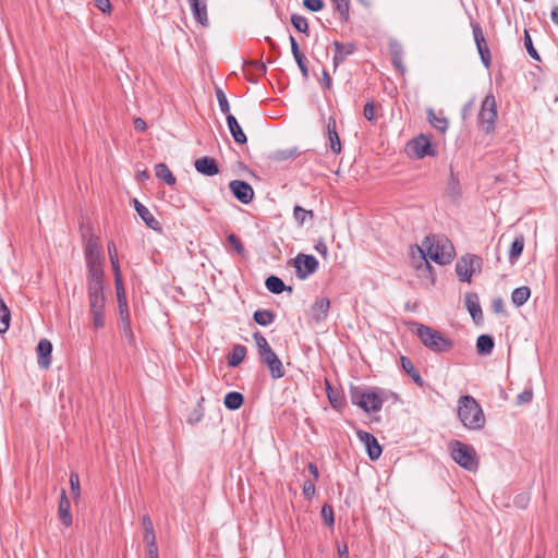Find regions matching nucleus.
Masks as SVG:
<instances>
[{"instance_id":"49530a36","label":"nucleus","mask_w":558,"mask_h":558,"mask_svg":"<svg viewBox=\"0 0 558 558\" xmlns=\"http://www.w3.org/2000/svg\"><path fill=\"white\" fill-rule=\"evenodd\" d=\"M524 46L527 50V53L530 54V57L532 59H534L536 61H541V57H539L537 50L534 48L532 38L527 31L524 32Z\"/></svg>"},{"instance_id":"f03ea898","label":"nucleus","mask_w":558,"mask_h":558,"mask_svg":"<svg viewBox=\"0 0 558 558\" xmlns=\"http://www.w3.org/2000/svg\"><path fill=\"white\" fill-rule=\"evenodd\" d=\"M458 417L462 425L471 430L484 428L486 418L476 399L470 395L461 396L458 401Z\"/></svg>"},{"instance_id":"dca6fc26","label":"nucleus","mask_w":558,"mask_h":558,"mask_svg":"<svg viewBox=\"0 0 558 558\" xmlns=\"http://www.w3.org/2000/svg\"><path fill=\"white\" fill-rule=\"evenodd\" d=\"M465 307L469 311L471 317L475 324H480L483 320V312L480 305L478 295L475 292H468L464 296Z\"/></svg>"},{"instance_id":"5701e85b","label":"nucleus","mask_w":558,"mask_h":558,"mask_svg":"<svg viewBox=\"0 0 558 558\" xmlns=\"http://www.w3.org/2000/svg\"><path fill=\"white\" fill-rule=\"evenodd\" d=\"M475 262L474 257H462L461 260H459L456 264V271L459 276L461 281H471V277L473 275V264Z\"/></svg>"},{"instance_id":"5fc2aeb1","label":"nucleus","mask_w":558,"mask_h":558,"mask_svg":"<svg viewBox=\"0 0 558 558\" xmlns=\"http://www.w3.org/2000/svg\"><path fill=\"white\" fill-rule=\"evenodd\" d=\"M294 60H295L300 71H301L303 77L305 80H307L308 78V69H307V65H306V58H305V56L302 53V54H300L298 57H294Z\"/></svg>"},{"instance_id":"774afa93","label":"nucleus","mask_w":558,"mask_h":558,"mask_svg":"<svg viewBox=\"0 0 558 558\" xmlns=\"http://www.w3.org/2000/svg\"><path fill=\"white\" fill-rule=\"evenodd\" d=\"M356 435H357V438H359V439H360L364 445L368 444V442H369V440L372 439V437H375L373 434H371V433H368V432H366V430H362V429L357 430V432H356Z\"/></svg>"},{"instance_id":"9b49d317","label":"nucleus","mask_w":558,"mask_h":558,"mask_svg":"<svg viewBox=\"0 0 558 558\" xmlns=\"http://www.w3.org/2000/svg\"><path fill=\"white\" fill-rule=\"evenodd\" d=\"M229 187L232 195L242 204H250L254 198V190L246 181L232 180Z\"/></svg>"},{"instance_id":"a19ab883","label":"nucleus","mask_w":558,"mask_h":558,"mask_svg":"<svg viewBox=\"0 0 558 558\" xmlns=\"http://www.w3.org/2000/svg\"><path fill=\"white\" fill-rule=\"evenodd\" d=\"M142 524L144 527V537H143L144 542H147L150 539H153V541L156 539L154 524L148 514H144L142 517Z\"/></svg>"},{"instance_id":"0e129e2a","label":"nucleus","mask_w":558,"mask_h":558,"mask_svg":"<svg viewBox=\"0 0 558 558\" xmlns=\"http://www.w3.org/2000/svg\"><path fill=\"white\" fill-rule=\"evenodd\" d=\"M95 5L98 10H100L104 13H110L111 12V3L110 0H95Z\"/></svg>"},{"instance_id":"412c9836","label":"nucleus","mask_w":558,"mask_h":558,"mask_svg":"<svg viewBox=\"0 0 558 558\" xmlns=\"http://www.w3.org/2000/svg\"><path fill=\"white\" fill-rule=\"evenodd\" d=\"M38 364L43 368H48L51 364L52 344L49 340L43 339L37 345Z\"/></svg>"},{"instance_id":"052dcab7","label":"nucleus","mask_w":558,"mask_h":558,"mask_svg":"<svg viewBox=\"0 0 558 558\" xmlns=\"http://www.w3.org/2000/svg\"><path fill=\"white\" fill-rule=\"evenodd\" d=\"M258 75H264L267 72V66L263 61L253 60L247 63Z\"/></svg>"},{"instance_id":"a18cd8bd","label":"nucleus","mask_w":558,"mask_h":558,"mask_svg":"<svg viewBox=\"0 0 558 558\" xmlns=\"http://www.w3.org/2000/svg\"><path fill=\"white\" fill-rule=\"evenodd\" d=\"M253 338L255 340L258 354L271 349L266 338L259 331L254 332Z\"/></svg>"},{"instance_id":"20e7f679","label":"nucleus","mask_w":558,"mask_h":558,"mask_svg":"<svg viewBox=\"0 0 558 558\" xmlns=\"http://www.w3.org/2000/svg\"><path fill=\"white\" fill-rule=\"evenodd\" d=\"M451 457L456 463L468 471H476L478 468V460L476 452L472 446L465 445L459 440L450 444Z\"/></svg>"},{"instance_id":"f8f14e48","label":"nucleus","mask_w":558,"mask_h":558,"mask_svg":"<svg viewBox=\"0 0 558 558\" xmlns=\"http://www.w3.org/2000/svg\"><path fill=\"white\" fill-rule=\"evenodd\" d=\"M408 146L413 151V154L418 158L422 159L426 156H435L436 150L432 146L429 137H427L424 134H420L418 136L414 137Z\"/></svg>"},{"instance_id":"7c9ffc66","label":"nucleus","mask_w":558,"mask_h":558,"mask_svg":"<svg viewBox=\"0 0 558 558\" xmlns=\"http://www.w3.org/2000/svg\"><path fill=\"white\" fill-rule=\"evenodd\" d=\"M244 403V396L238 391H230L226 395L223 404L229 410H238Z\"/></svg>"},{"instance_id":"4d7b16f0","label":"nucleus","mask_w":558,"mask_h":558,"mask_svg":"<svg viewBox=\"0 0 558 558\" xmlns=\"http://www.w3.org/2000/svg\"><path fill=\"white\" fill-rule=\"evenodd\" d=\"M364 118L367 121H374L376 119L375 116V105L373 101L366 102L363 110Z\"/></svg>"},{"instance_id":"6e6d98bb","label":"nucleus","mask_w":558,"mask_h":558,"mask_svg":"<svg viewBox=\"0 0 558 558\" xmlns=\"http://www.w3.org/2000/svg\"><path fill=\"white\" fill-rule=\"evenodd\" d=\"M303 5L312 12H318L324 8V1L323 0H304Z\"/></svg>"},{"instance_id":"09e8293b","label":"nucleus","mask_w":558,"mask_h":558,"mask_svg":"<svg viewBox=\"0 0 558 558\" xmlns=\"http://www.w3.org/2000/svg\"><path fill=\"white\" fill-rule=\"evenodd\" d=\"M10 311L8 307L0 308V332H4L8 330L10 326Z\"/></svg>"},{"instance_id":"2f4dec72","label":"nucleus","mask_w":558,"mask_h":558,"mask_svg":"<svg viewBox=\"0 0 558 558\" xmlns=\"http://www.w3.org/2000/svg\"><path fill=\"white\" fill-rule=\"evenodd\" d=\"M155 174L158 179L162 180L168 185H174L177 182L175 177L166 163H157L155 167Z\"/></svg>"},{"instance_id":"2eb2a0df","label":"nucleus","mask_w":558,"mask_h":558,"mask_svg":"<svg viewBox=\"0 0 558 558\" xmlns=\"http://www.w3.org/2000/svg\"><path fill=\"white\" fill-rule=\"evenodd\" d=\"M85 259L86 264L104 263L98 236L90 235L87 240L85 245Z\"/></svg>"},{"instance_id":"680f3d73","label":"nucleus","mask_w":558,"mask_h":558,"mask_svg":"<svg viewBox=\"0 0 558 558\" xmlns=\"http://www.w3.org/2000/svg\"><path fill=\"white\" fill-rule=\"evenodd\" d=\"M315 484L313 481H305L303 484V495L311 499L315 495Z\"/></svg>"},{"instance_id":"e2e57ef3","label":"nucleus","mask_w":558,"mask_h":558,"mask_svg":"<svg viewBox=\"0 0 558 558\" xmlns=\"http://www.w3.org/2000/svg\"><path fill=\"white\" fill-rule=\"evenodd\" d=\"M504 310H505V304H504L502 298H500V296L495 298L492 301V311L495 314H500V313H504Z\"/></svg>"},{"instance_id":"3c124183","label":"nucleus","mask_w":558,"mask_h":558,"mask_svg":"<svg viewBox=\"0 0 558 558\" xmlns=\"http://www.w3.org/2000/svg\"><path fill=\"white\" fill-rule=\"evenodd\" d=\"M391 60L396 69L403 74L405 71V66L402 62V52L401 50H392L391 51Z\"/></svg>"},{"instance_id":"338daca9","label":"nucleus","mask_w":558,"mask_h":558,"mask_svg":"<svg viewBox=\"0 0 558 558\" xmlns=\"http://www.w3.org/2000/svg\"><path fill=\"white\" fill-rule=\"evenodd\" d=\"M320 85L326 89H330L332 85L331 77L325 69H323V78L320 80Z\"/></svg>"},{"instance_id":"72a5a7b5","label":"nucleus","mask_w":558,"mask_h":558,"mask_svg":"<svg viewBox=\"0 0 558 558\" xmlns=\"http://www.w3.org/2000/svg\"><path fill=\"white\" fill-rule=\"evenodd\" d=\"M427 120L428 122L441 133H445L448 129V120L445 117L437 116L433 109H427Z\"/></svg>"},{"instance_id":"ea45409f","label":"nucleus","mask_w":558,"mask_h":558,"mask_svg":"<svg viewBox=\"0 0 558 558\" xmlns=\"http://www.w3.org/2000/svg\"><path fill=\"white\" fill-rule=\"evenodd\" d=\"M293 217L300 226H303L306 218L311 220L314 218V213L313 210H307L302 206L295 205L293 209Z\"/></svg>"},{"instance_id":"864d4df0","label":"nucleus","mask_w":558,"mask_h":558,"mask_svg":"<svg viewBox=\"0 0 558 558\" xmlns=\"http://www.w3.org/2000/svg\"><path fill=\"white\" fill-rule=\"evenodd\" d=\"M295 155L294 150L280 149L272 153L271 158L276 161L288 160Z\"/></svg>"},{"instance_id":"79ce46f5","label":"nucleus","mask_w":558,"mask_h":558,"mask_svg":"<svg viewBox=\"0 0 558 558\" xmlns=\"http://www.w3.org/2000/svg\"><path fill=\"white\" fill-rule=\"evenodd\" d=\"M365 447L371 460H377L381 456L383 448L379 445L376 437H372V439L369 440L368 444L365 445Z\"/></svg>"},{"instance_id":"bf43d9fd","label":"nucleus","mask_w":558,"mask_h":558,"mask_svg":"<svg viewBox=\"0 0 558 558\" xmlns=\"http://www.w3.org/2000/svg\"><path fill=\"white\" fill-rule=\"evenodd\" d=\"M145 544H146V547H147V555H148V557L149 558H159L158 547H157L156 539L147 541V542H145Z\"/></svg>"},{"instance_id":"13d9d810","label":"nucleus","mask_w":558,"mask_h":558,"mask_svg":"<svg viewBox=\"0 0 558 558\" xmlns=\"http://www.w3.org/2000/svg\"><path fill=\"white\" fill-rule=\"evenodd\" d=\"M533 399V392L530 389L523 390L520 395L517 397V404H525L531 402Z\"/></svg>"},{"instance_id":"6e6552de","label":"nucleus","mask_w":558,"mask_h":558,"mask_svg":"<svg viewBox=\"0 0 558 558\" xmlns=\"http://www.w3.org/2000/svg\"><path fill=\"white\" fill-rule=\"evenodd\" d=\"M295 268V275L299 279L304 280L310 275L314 274L318 268V260L313 255L300 253L291 259Z\"/></svg>"},{"instance_id":"8fccbe9b","label":"nucleus","mask_w":558,"mask_h":558,"mask_svg":"<svg viewBox=\"0 0 558 558\" xmlns=\"http://www.w3.org/2000/svg\"><path fill=\"white\" fill-rule=\"evenodd\" d=\"M322 517L328 526L335 524L333 509L330 505L325 504L322 508Z\"/></svg>"},{"instance_id":"c85d7f7f","label":"nucleus","mask_w":558,"mask_h":558,"mask_svg":"<svg viewBox=\"0 0 558 558\" xmlns=\"http://www.w3.org/2000/svg\"><path fill=\"white\" fill-rule=\"evenodd\" d=\"M246 352L247 350L244 345L235 344L227 357L228 365L230 367H236L238 365H240L241 362L244 360Z\"/></svg>"},{"instance_id":"4be33fe9","label":"nucleus","mask_w":558,"mask_h":558,"mask_svg":"<svg viewBox=\"0 0 558 558\" xmlns=\"http://www.w3.org/2000/svg\"><path fill=\"white\" fill-rule=\"evenodd\" d=\"M329 307L330 301L327 298L317 300L311 307L312 319L316 323L323 322L328 315Z\"/></svg>"},{"instance_id":"b1692460","label":"nucleus","mask_w":558,"mask_h":558,"mask_svg":"<svg viewBox=\"0 0 558 558\" xmlns=\"http://www.w3.org/2000/svg\"><path fill=\"white\" fill-rule=\"evenodd\" d=\"M227 124L234 142L240 145L246 144L247 137L234 116H227Z\"/></svg>"},{"instance_id":"37998d69","label":"nucleus","mask_w":558,"mask_h":558,"mask_svg":"<svg viewBox=\"0 0 558 558\" xmlns=\"http://www.w3.org/2000/svg\"><path fill=\"white\" fill-rule=\"evenodd\" d=\"M291 23L295 27L296 31L303 34H307L308 32V23L307 20L299 14H292Z\"/></svg>"},{"instance_id":"4468645a","label":"nucleus","mask_w":558,"mask_h":558,"mask_svg":"<svg viewBox=\"0 0 558 558\" xmlns=\"http://www.w3.org/2000/svg\"><path fill=\"white\" fill-rule=\"evenodd\" d=\"M333 45V57L332 63L335 70L344 62L349 56L353 54L356 51V45L354 43H341L335 40Z\"/></svg>"},{"instance_id":"c03bdc74","label":"nucleus","mask_w":558,"mask_h":558,"mask_svg":"<svg viewBox=\"0 0 558 558\" xmlns=\"http://www.w3.org/2000/svg\"><path fill=\"white\" fill-rule=\"evenodd\" d=\"M216 97L222 113L230 114V106L225 92L220 87H216Z\"/></svg>"},{"instance_id":"cd10ccee","label":"nucleus","mask_w":558,"mask_h":558,"mask_svg":"<svg viewBox=\"0 0 558 558\" xmlns=\"http://www.w3.org/2000/svg\"><path fill=\"white\" fill-rule=\"evenodd\" d=\"M494 345V338L489 335H481L476 340V351L480 355L490 354Z\"/></svg>"},{"instance_id":"9d476101","label":"nucleus","mask_w":558,"mask_h":558,"mask_svg":"<svg viewBox=\"0 0 558 558\" xmlns=\"http://www.w3.org/2000/svg\"><path fill=\"white\" fill-rule=\"evenodd\" d=\"M474 41L481 57L483 64L488 68L490 65L492 57L488 45L486 43L482 26L477 22L471 23Z\"/></svg>"},{"instance_id":"6ab92c4d","label":"nucleus","mask_w":558,"mask_h":558,"mask_svg":"<svg viewBox=\"0 0 558 558\" xmlns=\"http://www.w3.org/2000/svg\"><path fill=\"white\" fill-rule=\"evenodd\" d=\"M189 2L195 21L203 26H208L207 0H189Z\"/></svg>"},{"instance_id":"69168bd1","label":"nucleus","mask_w":558,"mask_h":558,"mask_svg":"<svg viewBox=\"0 0 558 558\" xmlns=\"http://www.w3.org/2000/svg\"><path fill=\"white\" fill-rule=\"evenodd\" d=\"M315 250L320 254L323 255L325 258L327 257L328 255V247H327V244L325 243V241L323 239H319L315 245Z\"/></svg>"},{"instance_id":"c9c22d12","label":"nucleus","mask_w":558,"mask_h":558,"mask_svg":"<svg viewBox=\"0 0 558 558\" xmlns=\"http://www.w3.org/2000/svg\"><path fill=\"white\" fill-rule=\"evenodd\" d=\"M531 295V290L529 287H520L512 291L511 301L515 306H522L525 304Z\"/></svg>"},{"instance_id":"ddd939ff","label":"nucleus","mask_w":558,"mask_h":558,"mask_svg":"<svg viewBox=\"0 0 558 558\" xmlns=\"http://www.w3.org/2000/svg\"><path fill=\"white\" fill-rule=\"evenodd\" d=\"M87 291L104 290V263L86 264Z\"/></svg>"},{"instance_id":"a878e982","label":"nucleus","mask_w":558,"mask_h":558,"mask_svg":"<svg viewBox=\"0 0 558 558\" xmlns=\"http://www.w3.org/2000/svg\"><path fill=\"white\" fill-rule=\"evenodd\" d=\"M110 263H111L112 271L114 275V284H116V290H117L118 303H119V307H121L122 301H125V293H124V287H123V282H122L119 259L114 260V258H112V260Z\"/></svg>"},{"instance_id":"4c0bfd02","label":"nucleus","mask_w":558,"mask_h":558,"mask_svg":"<svg viewBox=\"0 0 558 558\" xmlns=\"http://www.w3.org/2000/svg\"><path fill=\"white\" fill-rule=\"evenodd\" d=\"M335 11L342 22H348L350 16V0H331Z\"/></svg>"},{"instance_id":"393cba45","label":"nucleus","mask_w":558,"mask_h":558,"mask_svg":"<svg viewBox=\"0 0 558 558\" xmlns=\"http://www.w3.org/2000/svg\"><path fill=\"white\" fill-rule=\"evenodd\" d=\"M327 134L330 141V148L335 154H340L341 151V142L337 132L336 119L333 117H329L327 121Z\"/></svg>"},{"instance_id":"0eeeda50","label":"nucleus","mask_w":558,"mask_h":558,"mask_svg":"<svg viewBox=\"0 0 558 558\" xmlns=\"http://www.w3.org/2000/svg\"><path fill=\"white\" fill-rule=\"evenodd\" d=\"M89 313L93 318V325L96 329L104 328L106 325L105 306L106 298L104 290L87 291Z\"/></svg>"},{"instance_id":"473e14b6","label":"nucleus","mask_w":558,"mask_h":558,"mask_svg":"<svg viewBox=\"0 0 558 558\" xmlns=\"http://www.w3.org/2000/svg\"><path fill=\"white\" fill-rule=\"evenodd\" d=\"M120 308V315H121V319L123 320V333H124V337L126 338L128 342L130 344H133L134 343V335H133V331L131 329V325H130V320H129V312H128V308H126V302L125 301H122V306L119 307Z\"/></svg>"},{"instance_id":"603ef678","label":"nucleus","mask_w":558,"mask_h":558,"mask_svg":"<svg viewBox=\"0 0 558 558\" xmlns=\"http://www.w3.org/2000/svg\"><path fill=\"white\" fill-rule=\"evenodd\" d=\"M70 486H71L73 498H78L81 495V485H80V477H78L77 473H71Z\"/></svg>"},{"instance_id":"f3484780","label":"nucleus","mask_w":558,"mask_h":558,"mask_svg":"<svg viewBox=\"0 0 558 558\" xmlns=\"http://www.w3.org/2000/svg\"><path fill=\"white\" fill-rule=\"evenodd\" d=\"M194 167L203 175L213 177L219 173L218 163L213 157L204 156L196 159Z\"/></svg>"},{"instance_id":"7ed1b4c3","label":"nucleus","mask_w":558,"mask_h":558,"mask_svg":"<svg viewBox=\"0 0 558 558\" xmlns=\"http://www.w3.org/2000/svg\"><path fill=\"white\" fill-rule=\"evenodd\" d=\"M411 325L416 337L430 351L444 353L448 352L452 348L453 342L449 338L445 337L440 331L416 322H413Z\"/></svg>"},{"instance_id":"bb28decb","label":"nucleus","mask_w":558,"mask_h":558,"mask_svg":"<svg viewBox=\"0 0 558 558\" xmlns=\"http://www.w3.org/2000/svg\"><path fill=\"white\" fill-rule=\"evenodd\" d=\"M400 363L402 369L413 379V381L422 387L424 385V380L420 374V372L414 367L412 361L408 357L402 355L400 357Z\"/></svg>"},{"instance_id":"c756f323","label":"nucleus","mask_w":558,"mask_h":558,"mask_svg":"<svg viewBox=\"0 0 558 558\" xmlns=\"http://www.w3.org/2000/svg\"><path fill=\"white\" fill-rule=\"evenodd\" d=\"M265 286L266 288L268 289V291H270L271 293L274 294H280L282 293L284 290H288V291H292V288L291 287H286L284 282L282 281V279H280L279 277L277 276H269L266 281H265Z\"/></svg>"},{"instance_id":"58836bf2","label":"nucleus","mask_w":558,"mask_h":558,"mask_svg":"<svg viewBox=\"0 0 558 558\" xmlns=\"http://www.w3.org/2000/svg\"><path fill=\"white\" fill-rule=\"evenodd\" d=\"M326 385H327V396H328L329 402L332 405V408L336 410L342 409L345 404L344 397L340 393L335 392L328 381H326Z\"/></svg>"},{"instance_id":"423d86ee","label":"nucleus","mask_w":558,"mask_h":558,"mask_svg":"<svg viewBox=\"0 0 558 558\" xmlns=\"http://www.w3.org/2000/svg\"><path fill=\"white\" fill-rule=\"evenodd\" d=\"M497 120V105L494 95H487L481 106V110L477 116L478 126L486 133H490L495 130V123Z\"/></svg>"},{"instance_id":"aec40b11","label":"nucleus","mask_w":558,"mask_h":558,"mask_svg":"<svg viewBox=\"0 0 558 558\" xmlns=\"http://www.w3.org/2000/svg\"><path fill=\"white\" fill-rule=\"evenodd\" d=\"M71 504L66 496L65 489L61 490L60 500L58 506V515L61 522L65 526H70L72 524V514L70 512Z\"/></svg>"},{"instance_id":"1a4fd4ad","label":"nucleus","mask_w":558,"mask_h":558,"mask_svg":"<svg viewBox=\"0 0 558 558\" xmlns=\"http://www.w3.org/2000/svg\"><path fill=\"white\" fill-rule=\"evenodd\" d=\"M260 363L265 364L272 379L282 378L286 374L283 364L272 349L258 354Z\"/></svg>"},{"instance_id":"e433bc0d","label":"nucleus","mask_w":558,"mask_h":558,"mask_svg":"<svg viewBox=\"0 0 558 558\" xmlns=\"http://www.w3.org/2000/svg\"><path fill=\"white\" fill-rule=\"evenodd\" d=\"M524 248V236L518 235L511 243L509 248V260L513 264L522 254Z\"/></svg>"},{"instance_id":"39448f33","label":"nucleus","mask_w":558,"mask_h":558,"mask_svg":"<svg viewBox=\"0 0 558 558\" xmlns=\"http://www.w3.org/2000/svg\"><path fill=\"white\" fill-rule=\"evenodd\" d=\"M351 402L365 412H378L383 407V399L375 391H365L359 387L350 390Z\"/></svg>"},{"instance_id":"f704fd0d","label":"nucleus","mask_w":558,"mask_h":558,"mask_svg":"<svg viewBox=\"0 0 558 558\" xmlns=\"http://www.w3.org/2000/svg\"><path fill=\"white\" fill-rule=\"evenodd\" d=\"M276 314L270 310H257L253 314V319L259 326H268L275 322Z\"/></svg>"},{"instance_id":"f257e3e1","label":"nucleus","mask_w":558,"mask_h":558,"mask_svg":"<svg viewBox=\"0 0 558 558\" xmlns=\"http://www.w3.org/2000/svg\"><path fill=\"white\" fill-rule=\"evenodd\" d=\"M423 246L426 251V253L421 251L423 253V258L427 256L439 265H447L451 263L456 255L453 245L447 238L444 236H426L423 241ZM424 266L425 268L430 269V265L426 259H424Z\"/></svg>"},{"instance_id":"de8ad7c7","label":"nucleus","mask_w":558,"mask_h":558,"mask_svg":"<svg viewBox=\"0 0 558 558\" xmlns=\"http://www.w3.org/2000/svg\"><path fill=\"white\" fill-rule=\"evenodd\" d=\"M227 240H228V243L234 248V251L239 255L244 256L245 248H244L242 242L240 241V239L235 234H233V233L229 234Z\"/></svg>"},{"instance_id":"a211bd4d","label":"nucleus","mask_w":558,"mask_h":558,"mask_svg":"<svg viewBox=\"0 0 558 558\" xmlns=\"http://www.w3.org/2000/svg\"><path fill=\"white\" fill-rule=\"evenodd\" d=\"M134 208L138 216L143 219L145 225L154 231H160L161 225L160 222L153 216L147 207H145L140 201L136 198L133 199Z\"/></svg>"}]
</instances>
